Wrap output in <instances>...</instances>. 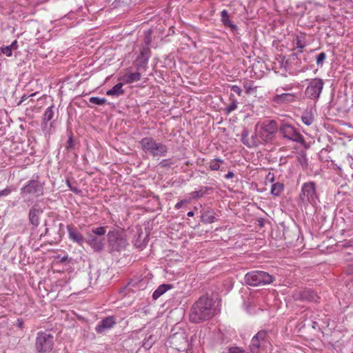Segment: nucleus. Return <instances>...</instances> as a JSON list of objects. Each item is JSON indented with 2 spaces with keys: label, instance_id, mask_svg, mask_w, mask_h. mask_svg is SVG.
Returning <instances> with one entry per match:
<instances>
[{
  "label": "nucleus",
  "instance_id": "nucleus-29",
  "mask_svg": "<svg viewBox=\"0 0 353 353\" xmlns=\"http://www.w3.org/2000/svg\"><path fill=\"white\" fill-rule=\"evenodd\" d=\"M223 160L219 158L212 159L210 162L209 168L211 170L213 171L219 170L220 169L221 164L223 163Z\"/></svg>",
  "mask_w": 353,
  "mask_h": 353
},
{
  "label": "nucleus",
  "instance_id": "nucleus-9",
  "mask_svg": "<svg viewBox=\"0 0 353 353\" xmlns=\"http://www.w3.org/2000/svg\"><path fill=\"white\" fill-rule=\"evenodd\" d=\"M324 85L323 81L320 78L310 80L305 90V95L307 99L316 101L320 97Z\"/></svg>",
  "mask_w": 353,
  "mask_h": 353
},
{
  "label": "nucleus",
  "instance_id": "nucleus-36",
  "mask_svg": "<svg viewBox=\"0 0 353 353\" xmlns=\"http://www.w3.org/2000/svg\"><path fill=\"white\" fill-rule=\"evenodd\" d=\"M174 161L172 159H163L160 163L159 165L163 168H170L174 164Z\"/></svg>",
  "mask_w": 353,
  "mask_h": 353
},
{
  "label": "nucleus",
  "instance_id": "nucleus-13",
  "mask_svg": "<svg viewBox=\"0 0 353 353\" xmlns=\"http://www.w3.org/2000/svg\"><path fill=\"white\" fill-rule=\"evenodd\" d=\"M259 125H256L255 128V133L252 135L250 138H248V130H244L241 134V141L243 144L249 148L257 147L260 145H265V143L261 141V139L258 134Z\"/></svg>",
  "mask_w": 353,
  "mask_h": 353
},
{
  "label": "nucleus",
  "instance_id": "nucleus-26",
  "mask_svg": "<svg viewBox=\"0 0 353 353\" xmlns=\"http://www.w3.org/2000/svg\"><path fill=\"white\" fill-rule=\"evenodd\" d=\"M284 190V185L282 183L276 182L274 183L271 187V194L274 196H279Z\"/></svg>",
  "mask_w": 353,
  "mask_h": 353
},
{
  "label": "nucleus",
  "instance_id": "nucleus-53",
  "mask_svg": "<svg viewBox=\"0 0 353 353\" xmlns=\"http://www.w3.org/2000/svg\"><path fill=\"white\" fill-rule=\"evenodd\" d=\"M194 211H190V212H188V214H187V215H188V216H194Z\"/></svg>",
  "mask_w": 353,
  "mask_h": 353
},
{
  "label": "nucleus",
  "instance_id": "nucleus-20",
  "mask_svg": "<svg viewBox=\"0 0 353 353\" xmlns=\"http://www.w3.org/2000/svg\"><path fill=\"white\" fill-rule=\"evenodd\" d=\"M55 113V106L54 105H50L48 107L44 112L43 114V120L41 123L42 128H46L47 126V124L49 121H51L54 117Z\"/></svg>",
  "mask_w": 353,
  "mask_h": 353
},
{
  "label": "nucleus",
  "instance_id": "nucleus-4",
  "mask_svg": "<svg viewBox=\"0 0 353 353\" xmlns=\"http://www.w3.org/2000/svg\"><path fill=\"white\" fill-rule=\"evenodd\" d=\"M107 236L108 247L111 252L121 251L128 245L124 232L119 230L109 231Z\"/></svg>",
  "mask_w": 353,
  "mask_h": 353
},
{
  "label": "nucleus",
  "instance_id": "nucleus-46",
  "mask_svg": "<svg viewBox=\"0 0 353 353\" xmlns=\"http://www.w3.org/2000/svg\"><path fill=\"white\" fill-rule=\"evenodd\" d=\"M341 246L345 248L353 247V239L342 242Z\"/></svg>",
  "mask_w": 353,
  "mask_h": 353
},
{
  "label": "nucleus",
  "instance_id": "nucleus-14",
  "mask_svg": "<svg viewBox=\"0 0 353 353\" xmlns=\"http://www.w3.org/2000/svg\"><path fill=\"white\" fill-rule=\"evenodd\" d=\"M86 243L96 252H101L105 245V238L95 236L94 234H88L85 240Z\"/></svg>",
  "mask_w": 353,
  "mask_h": 353
},
{
  "label": "nucleus",
  "instance_id": "nucleus-30",
  "mask_svg": "<svg viewBox=\"0 0 353 353\" xmlns=\"http://www.w3.org/2000/svg\"><path fill=\"white\" fill-rule=\"evenodd\" d=\"M148 60L138 57L135 61V65L137 70L145 69L148 65Z\"/></svg>",
  "mask_w": 353,
  "mask_h": 353
},
{
  "label": "nucleus",
  "instance_id": "nucleus-44",
  "mask_svg": "<svg viewBox=\"0 0 353 353\" xmlns=\"http://www.w3.org/2000/svg\"><path fill=\"white\" fill-rule=\"evenodd\" d=\"M73 145H74V143H73V139H72V136H70L67 142H66V144H65V148L67 150H70L72 148H73Z\"/></svg>",
  "mask_w": 353,
  "mask_h": 353
},
{
  "label": "nucleus",
  "instance_id": "nucleus-54",
  "mask_svg": "<svg viewBox=\"0 0 353 353\" xmlns=\"http://www.w3.org/2000/svg\"><path fill=\"white\" fill-rule=\"evenodd\" d=\"M22 325H23V322L19 321V320H18V326L19 327H22Z\"/></svg>",
  "mask_w": 353,
  "mask_h": 353
},
{
  "label": "nucleus",
  "instance_id": "nucleus-16",
  "mask_svg": "<svg viewBox=\"0 0 353 353\" xmlns=\"http://www.w3.org/2000/svg\"><path fill=\"white\" fill-rule=\"evenodd\" d=\"M43 213V210L39 208L38 204H34L30 209L28 214V219L30 223L33 228H36L40 223V214Z\"/></svg>",
  "mask_w": 353,
  "mask_h": 353
},
{
  "label": "nucleus",
  "instance_id": "nucleus-1",
  "mask_svg": "<svg viewBox=\"0 0 353 353\" xmlns=\"http://www.w3.org/2000/svg\"><path fill=\"white\" fill-rule=\"evenodd\" d=\"M214 303L209 296H201L191 307L190 321L192 323H199L211 319L215 313Z\"/></svg>",
  "mask_w": 353,
  "mask_h": 353
},
{
  "label": "nucleus",
  "instance_id": "nucleus-24",
  "mask_svg": "<svg viewBox=\"0 0 353 353\" xmlns=\"http://www.w3.org/2000/svg\"><path fill=\"white\" fill-rule=\"evenodd\" d=\"M216 220V214L211 211L203 212L201 216V221L204 223H212Z\"/></svg>",
  "mask_w": 353,
  "mask_h": 353
},
{
  "label": "nucleus",
  "instance_id": "nucleus-17",
  "mask_svg": "<svg viewBox=\"0 0 353 353\" xmlns=\"http://www.w3.org/2000/svg\"><path fill=\"white\" fill-rule=\"evenodd\" d=\"M67 231L68 234V238L73 243L78 244L80 246L83 245L85 239L82 234L75 228L73 225H67Z\"/></svg>",
  "mask_w": 353,
  "mask_h": 353
},
{
  "label": "nucleus",
  "instance_id": "nucleus-50",
  "mask_svg": "<svg viewBox=\"0 0 353 353\" xmlns=\"http://www.w3.org/2000/svg\"><path fill=\"white\" fill-rule=\"evenodd\" d=\"M267 179L270 182V183H274V174L272 172H269L268 174L267 175Z\"/></svg>",
  "mask_w": 353,
  "mask_h": 353
},
{
  "label": "nucleus",
  "instance_id": "nucleus-8",
  "mask_svg": "<svg viewBox=\"0 0 353 353\" xmlns=\"http://www.w3.org/2000/svg\"><path fill=\"white\" fill-rule=\"evenodd\" d=\"M259 128L258 134L265 144L272 140L278 130L277 123L274 120L265 121Z\"/></svg>",
  "mask_w": 353,
  "mask_h": 353
},
{
  "label": "nucleus",
  "instance_id": "nucleus-12",
  "mask_svg": "<svg viewBox=\"0 0 353 353\" xmlns=\"http://www.w3.org/2000/svg\"><path fill=\"white\" fill-rule=\"evenodd\" d=\"M292 297L296 301L300 300L315 303L318 302L320 299L316 292L311 289L299 290L293 294Z\"/></svg>",
  "mask_w": 353,
  "mask_h": 353
},
{
  "label": "nucleus",
  "instance_id": "nucleus-7",
  "mask_svg": "<svg viewBox=\"0 0 353 353\" xmlns=\"http://www.w3.org/2000/svg\"><path fill=\"white\" fill-rule=\"evenodd\" d=\"M37 176L36 179H31L21 188L20 192L23 197L30 195L35 198H38L43 194V185L44 183L40 182Z\"/></svg>",
  "mask_w": 353,
  "mask_h": 353
},
{
  "label": "nucleus",
  "instance_id": "nucleus-47",
  "mask_svg": "<svg viewBox=\"0 0 353 353\" xmlns=\"http://www.w3.org/2000/svg\"><path fill=\"white\" fill-rule=\"evenodd\" d=\"M188 201L187 199L181 200L178 203H176L174 205V208L176 210L180 209L184 203H188Z\"/></svg>",
  "mask_w": 353,
  "mask_h": 353
},
{
  "label": "nucleus",
  "instance_id": "nucleus-49",
  "mask_svg": "<svg viewBox=\"0 0 353 353\" xmlns=\"http://www.w3.org/2000/svg\"><path fill=\"white\" fill-rule=\"evenodd\" d=\"M12 50H17L18 48V43L17 40H14L12 42L10 45L8 46Z\"/></svg>",
  "mask_w": 353,
  "mask_h": 353
},
{
  "label": "nucleus",
  "instance_id": "nucleus-3",
  "mask_svg": "<svg viewBox=\"0 0 353 353\" xmlns=\"http://www.w3.org/2000/svg\"><path fill=\"white\" fill-rule=\"evenodd\" d=\"M141 150L146 154L152 157H165L168 148L161 142H157L152 137H146L141 139L139 142Z\"/></svg>",
  "mask_w": 353,
  "mask_h": 353
},
{
  "label": "nucleus",
  "instance_id": "nucleus-43",
  "mask_svg": "<svg viewBox=\"0 0 353 353\" xmlns=\"http://www.w3.org/2000/svg\"><path fill=\"white\" fill-rule=\"evenodd\" d=\"M230 90L237 94L239 96L241 95L242 90L241 88L236 85H230Z\"/></svg>",
  "mask_w": 353,
  "mask_h": 353
},
{
  "label": "nucleus",
  "instance_id": "nucleus-56",
  "mask_svg": "<svg viewBox=\"0 0 353 353\" xmlns=\"http://www.w3.org/2000/svg\"><path fill=\"white\" fill-rule=\"evenodd\" d=\"M48 228H46V234H47V233H48Z\"/></svg>",
  "mask_w": 353,
  "mask_h": 353
},
{
  "label": "nucleus",
  "instance_id": "nucleus-11",
  "mask_svg": "<svg viewBox=\"0 0 353 353\" xmlns=\"http://www.w3.org/2000/svg\"><path fill=\"white\" fill-rule=\"evenodd\" d=\"M279 131L285 139L297 143H303L304 141L303 136L292 125L283 123L279 128Z\"/></svg>",
  "mask_w": 353,
  "mask_h": 353
},
{
  "label": "nucleus",
  "instance_id": "nucleus-2",
  "mask_svg": "<svg viewBox=\"0 0 353 353\" xmlns=\"http://www.w3.org/2000/svg\"><path fill=\"white\" fill-rule=\"evenodd\" d=\"M319 201V193L316 183L311 181L303 183L298 196V204L307 208L309 205H316Z\"/></svg>",
  "mask_w": 353,
  "mask_h": 353
},
{
  "label": "nucleus",
  "instance_id": "nucleus-42",
  "mask_svg": "<svg viewBox=\"0 0 353 353\" xmlns=\"http://www.w3.org/2000/svg\"><path fill=\"white\" fill-rule=\"evenodd\" d=\"M12 192V189L10 187H7L5 189L0 190V197L7 196Z\"/></svg>",
  "mask_w": 353,
  "mask_h": 353
},
{
  "label": "nucleus",
  "instance_id": "nucleus-27",
  "mask_svg": "<svg viewBox=\"0 0 353 353\" xmlns=\"http://www.w3.org/2000/svg\"><path fill=\"white\" fill-rule=\"evenodd\" d=\"M211 188L207 186H202L199 190L193 191L190 194L192 199H199L205 195Z\"/></svg>",
  "mask_w": 353,
  "mask_h": 353
},
{
  "label": "nucleus",
  "instance_id": "nucleus-55",
  "mask_svg": "<svg viewBox=\"0 0 353 353\" xmlns=\"http://www.w3.org/2000/svg\"><path fill=\"white\" fill-rule=\"evenodd\" d=\"M185 164L186 165H191V163H190V161H185Z\"/></svg>",
  "mask_w": 353,
  "mask_h": 353
},
{
  "label": "nucleus",
  "instance_id": "nucleus-6",
  "mask_svg": "<svg viewBox=\"0 0 353 353\" xmlns=\"http://www.w3.org/2000/svg\"><path fill=\"white\" fill-rule=\"evenodd\" d=\"M54 345V336L52 334L43 331L37 333L34 343L37 353H49L52 350Z\"/></svg>",
  "mask_w": 353,
  "mask_h": 353
},
{
  "label": "nucleus",
  "instance_id": "nucleus-18",
  "mask_svg": "<svg viewBox=\"0 0 353 353\" xmlns=\"http://www.w3.org/2000/svg\"><path fill=\"white\" fill-rule=\"evenodd\" d=\"M220 17V20L224 27L229 28L234 34L238 33L239 28L234 22L230 19V16L226 10H223L221 12Z\"/></svg>",
  "mask_w": 353,
  "mask_h": 353
},
{
  "label": "nucleus",
  "instance_id": "nucleus-39",
  "mask_svg": "<svg viewBox=\"0 0 353 353\" xmlns=\"http://www.w3.org/2000/svg\"><path fill=\"white\" fill-rule=\"evenodd\" d=\"M0 54H3L7 57H11L12 54V50L8 46H3L0 48Z\"/></svg>",
  "mask_w": 353,
  "mask_h": 353
},
{
  "label": "nucleus",
  "instance_id": "nucleus-52",
  "mask_svg": "<svg viewBox=\"0 0 353 353\" xmlns=\"http://www.w3.org/2000/svg\"><path fill=\"white\" fill-rule=\"evenodd\" d=\"M234 176L233 172L230 171L225 175V179H229L233 178Z\"/></svg>",
  "mask_w": 353,
  "mask_h": 353
},
{
  "label": "nucleus",
  "instance_id": "nucleus-34",
  "mask_svg": "<svg viewBox=\"0 0 353 353\" xmlns=\"http://www.w3.org/2000/svg\"><path fill=\"white\" fill-rule=\"evenodd\" d=\"M106 232V228L101 226L99 228H94L92 229V234L97 236L103 237Z\"/></svg>",
  "mask_w": 353,
  "mask_h": 353
},
{
  "label": "nucleus",
  "instance_id": "nucleus-38",
  "mask_svg": "<svg viewBox=\"0 0 353 353\" xmlns=\"http://www.w3.org/2000/svg\"><path fill=\"white\" fill-rule=\"evenodd\" d=\"M65 183H66L67 186L68 187L69 190L70 191H72V192H74L77 194H79L81 192V190L79 188H78L77 186H74L71 184L69 179L66 180Z\"/></svg>",
  "mask_w": 353,
  "mask_h": 353
},
{
  "label": "nucleus",
  "instance_id": "nucleus-25",
  "mask_svg": "<svg viewBox=\"0 0 353 353\" xmlns=\"http://www.w3.org/2000/svg\"><path fill=\"white\" fill-rule=\"evenodd\" d=\"M172 288V285L170 284H162L158 287L157 290L152 294V298L154 300L159 299L162 294H163L168 290Z\"/></svg>",
  "mask_w": 353,
  "mask_h": 353
},
{
  "label": "nucleus",
  "instance_id": "nucleus-48",
  "mask_svg": "<svg viewBox=\"0 0 353 353\" xmlns=\"http://www.w3.org/2000/svg\"><path fill=\"white\" fill-rule=\"evenodd\" d=\"M136 285H138V283L135 281H130L127 285H126V288L128 290H132V292L134 291V290L132 288L133 287H135Z\"/></svg>",
  "mask_w": 353,
  "mask_h": 353
},
{
  "label": "nucleus",
  "instance_id": "nucleus-22",
  "mask_svg": "<svg viewBox=\"0 0 353 353\" xmlns=\"http://www.w3.org/2000/svg\"><path fill=\"white\" fill-rule=\"evenodd\" d=\"M141 73L139 72H132V73H126L125 74L122 79L123 80L124 83L126 84H130L134 82H137L141 79Z\"/></svg>",
  "mask_w": 353,
  "mask_h": 353
},
{
  "label": "nucleus",
  "instance_id": "nucleus-35",
  "mask_svg": "<svg viewBox=\"0 0 353 353\" xmlns=\"http://www.w3.org/2000/svg\"><path fill=\"white\" fill-rule=\"evenodd\" d=\"M138 57H142L143 59H149L150 57V49L149 46H145L142 48L141 50V54Z\"/></svg>",
  "mask_w": 353,
  "mask_h": 353
},
{
  "label": "nucleus",
  "instance_id": "nucleus-31",
  "mask_svg": "<svg viewBox=\"0 0 353 353\" xmlns=\"http://www.w3.org/2000/svg\"><path fill=\"white\" fill-rule=\"evenodd\" d=\"M90 103L97 105H103L107 103V100L105 98H99L97 97H92L89 99Z\"/></svg>",
  "mask_w": 353,
  "mask_h": 353
},
{
  "label": "nucleus",
  "instance_id": "nucleus-51",
  "mask_svg": "<svg viewBox=\"0 0 353 353\" xmlns=\"http://www.w3.org/2000/svg\"><path fill=\"white\" fill-rule=\"evenodd\" d=\"M36 94V93H33L32 94L30 95V97H32V96H34ZM29 97V96H26V94H24L22 97H21V101L19 102V105H20L23 101H24L25 100H26Z\"/></svg>",
  "mask_w": 353,
  "mask_h": 353
},
{
  "label": "nucleus",
  "instance_id": "nucleus-19",
  "mask_svg": "<svg viewBox=\"0 0 353 353\" xmlns=\"http://www.w3.org/2000/svg\"><path fill=\"white\" fill-rule=\"evenodd\" d=\"M296 99V96L293 93H276L272 97V101L277 104H285L294 102Z\"/></svg>",
  "mask_w": 353,
  "mask_h": 353
},
{
  "label": "nucleus",
  "instance_id": "nucleus-23",
  "mask_svg": "<svg viewBox=\"0 0 353 353\" xmlns=\"http://www.w3.org/2000/svg\"><path fill=\"white\" fill-rule=\"evenodd\" d=\"M294 44L296 48L299 49V52H303V49L306 46L305 35L303 33L298 34L294 40Z\"/></svg>",
  "mask_w": 353,
  "mask_h": 353
},
{
  "label": "nucleus",
  "instance_id": "nucleus-45",
  "mask_svg": "<svg viewBox=\"0 0 353 353\" xmlns=\"http://www.w3.org/2000/svg\"><path fill=\"white\" fill-rule=\"evenodd\" d=\"M293 88V86L292 85H286L283 87H279V88H277L276 89V93H279L281 92V90H285V91H288V90H292Z\"/></svg>",
  "mask_w": 353,
  "mask_h": 353
},
{
  "label": "nucleus",
  "instance_id": "nucleus-28",
  "mask_svg": "<svg viewBox=\"0 0 353 353\" xmlns=\"http://www.w3.org/2000/svg\"><path fill=\"white\" fill-rule=\"evenodd\" d=\"M230 103L226 108V111L228 113H230V112L235 110L237 108L238 101L234 98V96L233 94H230Z\"/></svg>",
  "mask_w": 353,
  "mask_h": 353
},
{
  "label": "nucleus",
  "instance_id": "nucleus-41",
  "mask_svg": "<svg viewBox=\"0 0 353 353\" xmlns=\"http://www.w3.org/2000/svg\"><path fill=\"white\" fill-rule=\"evenodd\" d=\"M243 87L248 94L251 93L255 89L252 82H245Z\"/></svg>",
  "mask_w": 353,
  "mask_h": 353
},
{
  "label": "nucleus",
  "instance_id": "nucleus-40",
  "mask_svg": "<svg viewBox=\"0 0 353 353\" xmlns=\"http://www.w3.org/2000/svg\"><path fill=\"white\" fill-rule=\"evenodd\" d=\"M227 353H248L242 347H231L229 348Z\"/></svg>",
  "mask_w": 353,
  "mask_h": 353
},
{
  "label": "nucleus",
  "instance_id": "nucleus-5",
  "mask_svg": "<svg viewBox=\"0 0 353 353\" xmlns=\"http://www.w3.org/2000/svg\"><path fill=\"white\" fill-rule=\"evenodd\" d=\"M274 281V276L273 275L261 270L251 271L245 276V283L252 286L268 285L272 283Z\"/></svg>",
  "mask_w": 353,
  "mask_h": 353
},
{
  "label": "nucleus",
  "instance_id": "nucleus-37",
  "mask_svg": "<svg viewBox=\"0 0 353 353\" xmlns=\"http://www.w3.org/2000/svg\"><path fill=\"white\" fill-rule=\"evenodd\" d=\"M316 65L318 66L322 67L323 65L324 61L326 59V54L323 52L319 53L316 57Z\"/></svg>",
  "mask_w": 353,
  "mask_h": 353
},
{
  "label": "nucleus",
  "instance_id": "nucleus-33",
  "mask_svg": "<svg viewBox=\"0 0 353 353\" xmlns=\"http://www.w3.org/2000/svg\"><path fill=\"white\" fill-rule=\"evenodd\" d=\"M302 122L307 125H310L314 121V117L310 113H305L301 116Z\"/></svg>",
  "mask_w": 353,
  "mask_h": 353
},
{
  "label": "nucleus",
  "instance_id": "nucleus-21",
  "mask_svg": "<svg viewBox=\"0 0 353 353\" xmlns=\"http://www.w3.org/2000/svg\"><path fill=\"white\" fill-rule=\"evenodd\" d=\"M123 84L118 83L114 85L111 89L106 92V94L112 97H119L124 94L125 90L123 89Z\"/></svg>",
  "mask_w": 353,
  "mask_h": 353
},
{
  "label": "nucleus",
  "instance_id": "nucleus-32",
  "mask_svg": "<svg viewBox=\"0 0 353 353\" xmlns=\"http://www.w3.org/2000/svg\"><path fill=\"white\" fill-rule=\"evenodd\" d=\"M143 33H144V39H143L144 44L146 46H149L152 41V30L151 29H148V30H145Z\"/></svg>",
  "mask_w": 353,
  "mask_h": 353
},
{
  "label": "nucleus",
  "instance_id": "nucleus-15",
  "mask_svg": "<svg viewBox=\"0 0 353 353\" xmlns=\"http://www.w3.org/2000/svg\"><path fill=\"white\" fill-rule=\"evenodd\" d=\"M116 325V321L113 316H109L102 319L95 327L98 334H103L106 330H110Z\"/></svg>",
  "mask_w": 353,
  "mask_h": 353
},
{
  "label": "nucleus",
  "instance_id": "nucleus-10",
  "mask_svg": "<svg viewBox=\"0 0 353 353\" xmlns=\"http://www.w3.org/2000/svg\"><path fill=\"white\" fill-rule=\"evenodd\" d=\"M268 343V332L263 330H260L251 340L250 352L252 353H259L260 348L265 347Z\"/></svg>",
  "mask_w": 353,
  "mask_h": 353
}]
</instances>
